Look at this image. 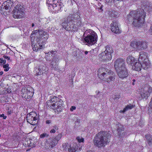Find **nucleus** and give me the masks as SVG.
<instances>
[{
	"instance_id": "obj_61",
	"label": "nucleus",
	"mask_w": 152,
	"mask_h": 152,
	"mask_svg": "<svg viewBox=\"0 0 152 152\" xmlns=\"http://www.w3.org/2000/svg\"><path fill=\"white\" fill-rule=\"evenodd\" d=\"M54 128L55 129H58V128L57 126H54Z\"/></svg>"
},
{
	"instance_id": "obj_35",
	"label": "nucleus",
	"mask_w": 152,
	"mask_h": 152,
	"mask_svg": "<svg viewBox=\"0 0 152 152\" xmlns=\"http://www.w3.org/2000/svg\"><path fill=\"white\" fill-rule=\"evenodd\" d=\"M141 96L142 98L146 99L147 97L149 96V94H147L146 90H145L144 89L143 91L141 93Z\"/></svg>"
},
{
	"instance_id": "obj_34",
	"label": "nucleus",
	"mask_w": 152,
	"mask_h": 152,
	"mask_svg": "<svg viewBox=\"0 0 152 152\" xmlns=\"http://www.w3.org/2000/svg\"><path fill=\"white\" fill-rule=\"evenodd\" d=\"M108 15L112 17H116L118 16V13L115 11L111 10L108 11Z\"/></svg>"
},
{
	"instance_id": "obj_12",
	"label": "nucleus",
	"mask_w": 152,
	"mask_h": 152,
	"mask_svg": "<svg viewBox=\"0 0 152 152\" xmlns=\"http://www.w3.org/2000/svg\"><path fill=\"white\" fill-rule=\"evenodd\" d=\"M71 20L72 23H76V25L78 28L81 27L82 26V24L81 21V18L80 16L78 15H71Z\"/></svg>"
},
{
	"instance_id": "obj_9",
	"label": "nucleus",
	"mask_w": 152,
	"mask_h": 152,
	"mask_svg": "<svg viewBox=\"0 0 152 152\" xmlns=\"http://www.w3.org/2000/svg\"><path fill=\"white\" fill-rule=\"evenodd\" d=\"M49 37L48 34L42 30L39 32V37L37 38L36 41L41 42V43L46 41Z\"/></svg>"
},
{
	"instance_id": "obj_8",
	"label": "nucleus",
	"mask_w": 152,
	"mask_h": 152,
	"mask_svg": "<svg viewBox=\"0 0 152 152\" xmlns=\"http://www.w3.org/2000/svg\"><path fill=\"white\" fill-rule=\"evenodd\" d=\"M27 91L29 92L25 93V88H22L21 90L22 97L23 98L26 99H29L31 98L33 96L34 91L33 89L30 86H27Z\"/></svg>"
},
{
	"instance_id": "obj_24",
	"label": "nucleus",
	"mask_w": 152,
	"mask_h": 152,
	"mask_svg": "<svg viewBox=\"0 0 152 152\" xmlns=\"http://www.w3.org/2000/svg\"><path fill=\"white\" fill-rule=\"evenodd\" d=\"M36 41L37 43L34 45V47H33V49L34 50L37 51L43 48L44 46L40 44V43H41V42H39L37 41Z\"/></svg>"
},
{
	"instance_id": "obj_11",
	"label": "nucleus",
	"mask_w": 152,
	"mask_h": 152,
	"mask_svg": "<svg viewBox=\"0 0 152 152\" xmlns=\"http://www.w3.org/2000/svg\"><path fill=\"white\" fill-rule=\"evenodd\" d=\"M114 67L115 70L126 67L124 60L121 58L117 59L115 62Z\"/></svg>"
},
{
	"instance_id": "obj_15",
	"label": "nucleus",
	"mask_w": 152,
	"mask_h": 152,
	"mask_svg": "<svg viewBox=\"0 0 152 152\" xmlns=\"http://www.w3.org/2000/svg\"><path fill=\"white\" fill-rule=\"evenodd\" d=\"M12 2L11 1H7L3 3L1 7L0 11L5 12L6 10L10 9L12 7Z\"/></svg>"
},
{
	"instance_id": "obj_19",
	"label": "nucleus",
	"mask_w": 152,
	"mask_h": 152,
	"mask_svg": "<svg viewBox=\"0 0 152 152\" xmlns=\"http://www.w3.org/2000/svg\"><path fill=\"white\" fill-rule=\"evenodd\" d=\"M62 5H61L58 2V3H56V4H54L53 6H52L51 8H52L53 9L51 8V10L55 12H59L61 11V8L62 7Z\"/></svg>"
},
{
	"instance_id": "obj_14",
	"label": "nucleus",
	"mask_w": 152,
	"mask_h": 152,
	"mask_svg": "<svg viewBox=\"0 0 152 152\" xmlns=\"http://www.w3.org/2000/svg\"><path fill=\"white\" fill-rule=\"evenodd\" d=\"M46 70H47L45 64H44L43 65H41L39 67V68H36L34 72L36 73L35 75L36 76L40 75L44 73Z\"/></svg>"
},
{
	"instance_id": "obj_22",
	"label": "nucleus",
	"mask_w": 152,
	"mask_h": 152,
	"mask_svg": "<svg viewBox=\"0 0 152 152\" xmlns=\"http://www.w3.org/2000/svg\"><path fill=\"white\" fill-rule=\"evenodd\" d=\"M148 54L146 52H140V56L138 58V61L141 62V61L145 60V59L148 58Z\"/></svg>"
},
{
	"instance_id": "obj_18",
	"label": "nucleus",
	"mask_w": 152,
	"mask_h": 152,
	"mask_svg": "<svg viewBox=\"0 0 152 152\" xmlns=\"http://www.w3.org/2000/svg\"><path fill=\"white\" fill-rule=\"evenodd\" d=\"M71 18V15H70L68 16V19L66 20H65L62 24L61 26L62 27L65 29L66 30H67V28L69 26L71 23H73V22H72Z\"/></svg>"
},
{
	"instance_id": "obj_48",
	"label": "nucleus",
	"mask_w": 152,
	"mask_h": 152,
	"mask_svg": "<svg viewBox=\"0 0 152 152\" xmlns=\"http://www.w3.org/2000/svg\"><path fill=\"white\" fill-rule=\"evenodd\" d=\"M3 117V118L4 119H6L7 117L6 116H5L4 114H2L1 115L0 114V117Z\"/></svg>"
},
{
	"instance_id": "obj_31",
	"label": "nucleus",
	"mask_w": 152,
	"mask_h": 152,
	"mask_svg": "<svg viewBox=\"0 0 152 152\" xmlns=\"http://www.w3.org/2000/svg\"><path fill=\"white\" fill-rule=\"evenodd\" d=\"M105 48L106 49L104 52L106 53H107L108 54H110L111 55V53H113V50L111 46L107 45L106 47Z\"/></svg>"
},
{
	"instance_id": "obj_53",
	"label": "nucleus",
	"mask_w": 152,
	"mask_h": 152,
	"mask_svg": "<svg viewBox=\"0 0 152 152\" xmlns=\"http://www.w3.org/2000/svg\"><path fill=\"white\" fill-rule=\"evenodd\" d=\"M55 132L56 131L54 129H52L50 131L51 133H55Z\"/></svg>"
},
{
	"instance_id": "obj_29",
	"label": "nucleus",
	"mask_w": 152,
	"mask_h": 152,
	"mask_svg": "<svg viewBox=\"0 0 152 152\" xmlns=\"http://www.w3.org/2000/svg\"><path fill=\"white\" fill-rule=\"evenodd\" d=\"M145 137L147 141L148 144L149 146L152 145V135L147 134L145 135Z\"/></svg>"
},
{
	"instance_id": "obj_59",
	"label": "nucleus",
	"mask_w": 152,
	"mask_h": 152,
	"mask_svg": "<svg viewBox=\"0 0 152 152\" xmlns=\"http://www.w3.org/2000/svg\"><path fill=\"white\" fill-rule=\"evenodd\" d=\"M7 91L8 93H9L11 92V91H10V90L8 89H7Z\"/></svg>"
},
{
	"instance_id": "obj_13",
	"label": "nucleus",
	"mask_w": 152,
	"mask_h": 152,
	"mask_svg": "<svg viewBox=\"0 0 152 152\" xmlns=\"http://www.w3.org/2000/svg\"><path fill=\"white\" fill-rule=\"evenodd\" d=\"M117 75L119 78L123 79L126 77L128 75V73L126 67L116 70Z\"/></svg>"
},
{
	"instance_id": "obj_17",
	"label": "nucleus",
	"mask_w": 152,
	"mask_h": 152,
	"mask_svg": "<svg viewBox=\"0 0 152 152\" xmlns=\"http://www.w3.org/2000/svg\"><path fill=\"white\" fill-rule=\"evenodd\" d=\"M111 30L112 31L116 34L120 33L121 30L117 22H114L111 24Z\"/></svg>"
},
{
	"instance_id": "obj_2",
	"label": "nucleus",
	"mask_w": 152,
	"mask_h": 152,
	"mask_svg": "<svg viewBox=\"0 0 152 152\" xmlns=\"http://www.w3.org/2000/svg\"><path fill=\"white\" fill-rule=\"evenodd\" d=\"M110 137L111 135L109 133L103 131L100 132L94 137V143L99 148L104 147L110 142Z\"/></svg>"
},
{
	"instance_id": "obj_5",
	"label": "nucleus",
	"mask_w": 152,
	"mask_h": 152,
	"mask_svg": "<svg viewBox=\"0 0 152 152\" xmlns=\"http://www.w3.org/2000/svg\"><path fill=\"white\" fill-rule=\"evenodd\" d=\"M105 69L104 68H99L98 70V76L99 78L102 80L105 78L106 81L109 83L111 81L114 80L115 79V75L111 71H109V72H106L101 73V71H104Z\"/></svg>"
},
{
	"instance_id": "obj_41",
	"label": "nucleus",
	"mask_w": 152,
	"mask_h": 152,
	"mask_svg": "<svg viewBox=\"0 0 152 152\" xmlns=\"http://www.w3.org/2000/svg\"><path fill=\"white\" fill-rule=\"evenodd\" d=\"M76 151V149L75 148L73 147H71L70 146L68 152H75Z\"/></svg>"
},
{
	"instance_id": "obj_56",
	"label": "nucleus",
	"mask_w": 152,
	"mask_h": 152,
	"mask_svg": "<svg viewBox=\"0 0 152 152\" xmlns=\"http://www.w3.org/2000/svg\"><path fill=\"white\" fill-rule=\"evenodd\" d=\"M9 68H5L4 69V71H5L7 72L9 70Z\"/></svg>"
},
{
	"instance_id": "obj_51",
	"label": "nucleus",
	"mask_w": 152,
	"mask_h": 152,
	"mask_svg": "<svg viewBox=\"0 0 152 152\" xmlns=\"http://www.w3.org/2000/svg\"><path fill=\"white\" fill-rule=\"evenodd\" d=\"M149 31L150 34L151 35H152V25H151V26L150 27Z\"/></svg>"
},
{
	"instance_id": "obj_47",
	"label": "nucleus",
	"mask_w": 152,
	"mask_h": 152,
	"mask_svg": "<svg viewBox=\"0 0 152 152\" xmlns=\"http://www.w3.org/2000/svg\"><path fill=\"white\" fill-rule=\"evenodd\" d=\"M40 31H39V30H36L34 31H33L32 32L33 34H37V33H38V34H39V32Z\"/></svg>"
},
{
	"instance_id": "obj_33",
	"label": "nucleus",
	"mask_w": 152,
	"mask_h": 152,
	"mask_svg": "<svg viewBox=\"0 0 152 152\" xmlns=\"http://www.w3.org/2000/svg\"><path fill=\"white\" fill-rule=\"evenodd\" d=\"M140 50H142L145 49L147 47L148 44L145 41H140Z\"/></svg>"
},
{
	"instance_id": "obj_4",
	"label": "nucleus",
	"mask_w": 152,
	"mask_h": 152,
	"mask_svg": "<svg viewBox=\"0 0 152 152\" xmlns=\"http://www.w3.org/2000/svg\"><path fill=\"white\" fill-rule=\"evenodd\" d=\"M87 35L84 38L86 44L90 46L95 43L97 41V35L93 31L89 29L86 30L84 33V35Z\"/></svg>"
},
{
	"instance_id": "obj_1",
	"label": "nucleus",
	"mask_w": 152,
	"mask_h": 152,
	"mask_svg": "<svg viewBox=\"0 0 152 152\" xmlns=\"http://www.w3.org/2000/svg\"><path fill=\"white\" fill-rule=\"evenodd\" d=\"M146 16L143 9H138L130 12L127 18L130 22L133 21V24L135 26L140 27L143 24Z\"/></svg>"
},
{
	"instance_id": "obj_63",
	"label": "nucleus",
	"mask_w": 152,
	"mask_h": 152,
	"mask_svg": "<svg viewBox=\"0 0 152 152\" xmlns=\"http://www.w3.org/2000/svg\"><path fill=\"white\" fill-rule=\"evenodd\" d=\"M119 98V97H116L115 98V99H117Z\"/></svg>"
},
{
	"instance_id": "obj_28",
	"label": "nucleus",
	"mask_w": 152,
	"mask_h": 152,
	"mask_svg": "<svg viewBox=\"0 0 152 152\" xmlns=\"http://www.w3.org/2000/svg\"><path fill=\"white\" fill-rule=\"evenodd\" d=\"M58 0H47V3L49 5L48 7L50 9L54 4L58 3Z\"/></svg>"
},
{
	"instance_id": "obj_25",
	"label": "nucleus",
	"mask_w": 152,
	"mask_h": 152,
	"mask_svg": "<svg viewBox=\"0 0 152 152\" xmlns=\"http://www.w3.org/2000/svg\"><path fill=\"white\" fill-rule=\"evenodd\" d=\"M56 52L55 51H52L50 52V53H49V55H51L53 57V61H54V62H56L58 63V62L59 60V57L57 55H56Z\"/></svg>"
},
{
	"instance_id": "obj_45",
	"label": "nucleus",
	"mask_w": 152,
	"mask_h": 152,
	"mask_svg": "<svg viewBox=\"0 0 152 152\" xmlns=\"http://www.w3.org/2000/svg\"><path fill=\"white\" fill-rule=\"evenodd\" d=\"M9 65L8 64H6L3 66V67L4 69L10 68V67H9Z\"/></svg>"
},
{
	"instance_id": "obj_39",
	"label": "nucleus",
	"mask_w": 152,
	"mask_h": 152,
	"mask_svg": "<svg viewBox=\"0 0 152 152\" xmlns=\"http://www.w3.org/2000/svg\"><path fill=\"white\" fill-rule=\"evenodd\" d=\"M62 135L61 134H58L55 137V138L54 139L56 140V141H57V143L58 142V141L60 139L61 137H62Z\"/></svg>"
},
{
	"instance_id": "obj_37",
	"label": "nucleus",
	"mask_w": 152,
	"mask_h": 152,
	"mask_svg": "<svg viewBox=\"0 0 152 152\" xmlns=\"http://www.w3.org/2000/svg\"><path fill=\"white\" fill-rule=\"evenodd\" d=\"M62 146L63 148V150L67 151H68L69 149L70 148V145L68 143H65L64 144H63Z\"/></svg>"
},
{
	"instance_id": "obj_27",
	"label": "nucleus",
	"mask_w": 152,
	"mask_h": 152,
	"mask_svg": "<svg viewBox=\"0 0 152 152\" xmlns=\"http://www.w3.org/2000/svg\"><path fill=\"white\" fill-rule=\"evenodd\" d=\"M77 27H76V24L75 23H71L69 26L67 28V31H74L76 30Z\"/></svg>"
},
{
	"instance_id": "obj_49",
	"label": "nucleus",
	"mask_w": 152,
	"mask_h": 152,
	"mask_svg": "<svg viewBox=\"0 0 152 152\" xmlns=\"http://www.w3.org/2000/svg\"><path fill=\"white\" fill-rule=\"evenodd\" d=\"M27 86H24V87H23L22 88H25V93H27L28 92H29V91H27Z\"/></svg>"
},
{
	"instance_id": "obj_16",
	"label": "nucleus",
	"mask_w": 152,
	"mask_h": 152,
	"mask_svg": "<svg viewBox=\"0 0 152 152\" xmlns=\"http://www.w3.org/2000/svg\"><path fill=\"white\" fill-rule=\"evenodd\" d=\"M99 60L102 61H107L111 60V55L108 54L104 52H102L99 55Z\"/></svg>"
},
{
	"instance_id": "obj_7",
	"label": "nucleus",
	"mask_w": 152,
	"mask_h": 152,
	"mask_svg": "<svg viewBox=\"0 0 152 152\" xmlns=\"http://www.w3.org/2000/svg\"><path fill=\"white\" fill-rule=\"evenodd\" d=\"M36 116L37 115L35 113L30 112L27 115L26 118L27 122L33 126L35 125L37 119L36 117Z\"/></svg>"
},
{
	"instance_id": "obj_50",
	"label": "nucleus",
	"mask_w": 152,
	"mask_h": 152,
	"mask_svg": "<svg viewBox=\"0 0 152 152\" xmlns=\"http://www.w3.org/2000/svg\"><path fill=\"white\" fill-rule=\"evenodd\" d=\"M146 8L148 10V11L152 9V7L151 6H148L146 7Z\"/></svg>"
},
{
	"instance_id": "obj_57",
	"label": "nucleus",
	"mask_w": 152,
	"mask_h": 152,
	"mask_svg": "<svg viewBox=\"0 0 152 152\" xmlns=\"http://www.w3.org/2000/svg\"><path fill=\"white\" fill-rule=\"evenodd\" d=\"M69 77H70L71 78V79H70V80H71V82H72V80H73V78H72L73 76H72V75L71 76H70V75ZM69 77L70 78V77Z\"/></svg>"
},
{
	"instance_id": "obj_42",
	"label": "nucleus",
	"mask_w": 152,
	"mask_h": 152,
	"mask_svg": "<svg viewBox=\"0 0 152 152\" xmlns=\"http://www.w3.org/2000/svg\"><path fill=\"white\" fill-rule=\"evenodd\" d=\"M77 139L78 142H83L84 141V139L83 138H80V137H78L77 138Z\"/></svg>"
},
{
	"instance_id": "obj_30",
	"label": "nucleus",
	"mask_w": 152,
	"mask_h": 152,
	"mask_svg": "<svg viewBox=\"0 0 152 152\" xmlns=\"http://www.w3.org/2000/svg\"><path fill=\"white\" fill-rule=\"evenodd\" d=\"M50 67L52 70H55L58 69V63L56 62H54V61H52L51 63Z\"/></svg>"
},
{
	"instance_id": "obj_60",
	"label": "nucleus",
	"mask_w": 152,
	"mask_h": 152,
	"mask_svg": "<svg viewBox=\"0 0 152 152\" xmlns=\"http://www.w3.org/2000/svg\"><path fill=\"white\" fill-rule=\"evenodd\" d=\"M123 0H114V2H116V1H123Z\"/></svg>"
},
{
	"instance_id": "obj_6",
	"label": "nucleus",
	"mask_w": 152,
	"mask_h": 152,
	"mask_svg": "<svg viewBox=\"0 0 152 152\" xmlns=\"http://www.w3.org/2000/svg\"><path fill=\"white\" fill-rule=\"evenodd\" d=\"M24 13L23 7L20 4L16 5L12 12L13 17L15 18H20L23 17Z\"/></svg>"
},
{
	"instance_id": "obj_46",
	"label": "nucleus",
	"mask_w": 152,
	"mask_h": 152,
	"mask_svg": "<svg viewBox=\"0 0 152 152\" xmlns=\"http://www.w3.org/2000/svg\"><path fill=\"white\" fill-rule=\"evenodd\" d=\"M51 122L52 121L49 120H47L45 121L46 123L48 124H50V123H51Z\"/></svg>"
},
{
	"instance_id": "obj_20",
	"label": "nucleus",
	"mask_w": 152,
	"mask_h": 152,
	"mask_svg": "<svg viewBox=\"0 0 152 152\" xmlns=\"http://www.w3.org/2000/svg\"><path fill=\"white\" fill-rule=\"evenodd\" d=\"M140 41H134L131 42L130 45L134 48L136 49L137 50H139L140 48Z\"/></svg>"
},
{
	"instance_id": "obj_26",
	"label": "nucleus",
	"mask_w": 152,
	"mask_h": 152,
	"mask_svg": "<svg viewBox=\"0 0 152 152\" xmlns=\"http://www.w3.org/2000/svg\"><path fill=\"white\" fill-rule=\"evenodd\" d=\"M136 61H137V60H135L134 58L132 56H128L126 59V61L127 64H129L131 65L132 66Z\"/></svg>"
},
{
	"instance_id": "obj_55",
	"label": "nucleus",
	"mask_w": 152,
	"mask_h": 152,
	"mask_svg": "<svg viewBox=\"0 0 152 152\" xmlns=\"http://www.w3.org/2000/svg\"><path fill=\"white\" fill-rule=\"evenodd\" d=\"M135 81H136V80L135 79H133L132 80L133 82H132V85H134V83L135 82Z\"/></svg>"
},
{
	"instance_id": "obj_36",
	"label": "nucleus",
	"mask_w": 152,
	"mask_h": 152,
	"mask_svg": "<svg viewBox=\"0 0 152 152\" xmlns=\"http://www.w3.org/2000/svg\"><path fill=\"white\" fill-rule=\"evenodd\" d=\"M118 128L117 130L118 132V134H119L121 136L123 135L124 134V133L123 134V132H122L124 131V127L123 126L121 125H120V126H118Z\"/></svg>"
},
{
	"instance_id": "obj_43",
	"label": "nucleus",
	"mask_w": 152,
	"mask_h": 152,
	"mask_svg": "<svg viewBox=\"0 0 152 152\" xmlns=\"http://www.w3.org/2000/svg\"><path fill=\"white\" fill-rule=\"evenodd\" d=\"M3 57L4 58L6 59L7 60L10 61H11L12 60L10 59V58L7 56L4 55L3 56Z\"/></svg>"
},
{
	"instance_id": "obj_40",
	"label": "nucleus",
	"mask_w": 152,
	"mask_h": 152,
	"mask_svg": "<svg viewBox=\"0 0 152 152\" xmlns=\"http://www.w3.org/2000/svg\"><path fill=\"white\" fill-rule=\"evenodd\" d=\"M49 136V134L46 133H43L40 135V137L44 138L45 137H47Z\"/></svg>"
},
{
	"instance_id": "obj_62",
	"label": "nucleus",
	"mask_w": 152,
	"mask_h": 152,
	"mask_svg": "<svg viewBox=\"0 0 152 152\" xmlns=\"http://www.w3.org/2000/svg\"><path fill=\"white\" fill-rule=\"evenodd\" d=\"M3 74V72L1 71L0 72V75H2Z\"/></svg>"
},
{
	"instance_id": "obj_38",
	"label": "nucleus",
	"mask_w": 152,
	"mask_h": 152,
	"mask_svg": "<svg viewBox=\"0 0 152 152\" xmlns=\"http://www.w3.org/2000/svg\"><path fill=\"white\" fill-rule=\"evenodd\" d=\"M144 89H145V90H147V94H149V96L150 94L152 92V88L150 87L148 88H144Z\"/></svg>"
},
{
	"instance_id": "obj_23",
	"label": "nucleus",
	"mask_w": 152,
	"mask_h": 152,
	"mask_svg": "<svg viewBox=\"0 0 152 152\" xmlns=\"http://www.w3.org/2000/svg\"><path fill=\"white\" fill-rule=\"evenodd\" d=\"M141 62H142V64H141L142 68L144 69H146L149 67L150 64L148 58L145 59V60L141 61Z\"/></svg>"
},
{
	"instance_id": "obj_3",
	"label": "nucleus",
	"mask_w": 152,
	"mask_h": 152,
	"mask_svg": "<svg viewBox=\"0 0 152 152\" xmlns=\"http://www.w3.org/2000/svg\"><path fill=\"white\" fill-rule=\"evenodd\" d=\"M47 103L48 107L58 113L61 112L62 110L63 101L57 97L54 96L50 100L48 101Z\"/></svg>"
},
{
	"instance_id": "obj_32",
	"label": "nucleus",
	"mask_w": 152,
	"mask_h": 152,
	"mask_svg": "<svg viewBox=\"0 0 152 152\" xmlns=\"http://www.w3.org/2000/svg\"><path fill=\"white\" fill-rule=\"evenodd\" d=\"M134 105L129 104L126 105L123 110H121L120 112L124 113L128 110L132 109L134 107Z\"/></svg>"
},
{
	"instance_id": "obj_58",
	"label": "nucleus",
	"mask_w": 152,
	"mask_h": 152,
	"mask_svg": "<svg viewBox=\"0 0 152 152\" xmlns=\"http://www.w3.org/2000/svg\"><path fill=\"white\" fill-rule=\"evenodd\" d=\"M105 1L107 2L110 3L111 2L112 0H105Z\"/></svg>"
},
{
	"instance_id": "obj_44",
	"label": "nucleus",
	"mask_w": 152,
	"mask_h": 152,
	"mask_svg": "<svg viewBox=\"0 0 152 152\" xmlns=\"http://www.w3.org/2000/svg\"><path fill=\"white\" fill-rule=\"evenodd\" d=\"M78 51H75V54H74V56H77L78 58H80L81 57V56L79 55H78L77 53L78 52Z\"/></svg>"
},
{
	"instance_id": "obj_64",
	"label": "nucleus",
	"mask_w": 152,
	"mask_h": 152,
	"mask_svg": "<svg viewBox=\"0 0 152 152\" xmlns=\"http://www.w3.org/2000/svg\"><path fill=\"white\" fill-rule=\"evenodd\" d=\"M88 51H86L85 52V54L86 55L88 54Z\"/></svg>"
},
{
	"instance_id": "obj_21",
	"label": "nucleus",
	"mask_w": 152,
	"mask_h": 152,
	"mask_svg": "<svg viewBox=\"0 0 152 152\" xmlns=\"http://www.w3.org/2000/svg\"><path fill=\"white\" fill-rule=\"evenodd\" d=\"M141 63V62L136 61L132 66V69L137 71L140 70L142 68Z\"/></svg>"
},
{
	"instance_id": "obj_54",
	"label": "nucleus",
	"mask_w": 152,
	"mask_h": 152,
	"mask_svg": "<svg viewBox=\"0 0 152 152\" xmlns=\"http://www.w3.org/2000/svg\"><path fill=\"white\" fill-rule=\"evenodd\" d=\"M4 61L3 58H0V63H2Z\"/></svg>"
},
{
	"instance_id": "obj_52",
	"label": "nucleus",
	"mask_w": 152,
	"mask_h": 152,
	"mask_svg": "<svg viewBox=\"0 0 152 152\" xmlns=\"http://www.w3.org/2000/svg\"><path fill=\"white\" fill-rule=\"evenodd\" d=\"M76 109V107L74 106H72L70 108V110L71 111H73V110H75Z\"/></svg>"
},
{
	"instance_id": "obj_10",
	"label": "nucleus",
	"mask_w": 152,
	"mask_h": 152,
	"mask_svg": "<svg viewBox=\"0 0 152 152\" xmlns=\"http://www.w3.org/2000/svg\"><path fill=\"white\" fill-rule=\"evenodd\" d=\"M57 143V141L53 138H50L46 140L44 145L45 149H48L54 147Z\"/></svg>"
}]
</instances>
